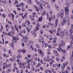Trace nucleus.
<instances>
[{
  "instance_id": "f8f14e48",
  "label": "nucleus",
  "mask_w": 73,
  "mask_h": 73,
  "mask_svg": "<svg viewBox=\"0 0 73 73\" xmlns=\"http://www.w3.org/2000/svg\"><path fill=\"white\" fill-rule=\"evenodd\" d=\"M41 15L42 16L44 17L45 15H46V12L45 11H44L43 12L41 13Z\"/></svg>"
},
{
  "instance_id": "a18cd8bd",
  "label": "nucleus",
  "mask_w": 73,
  "mask_h": 73,
  "mask_svg": "<svg viewBox=\"0 0 73 73\" xmlns=\"http://www.w3.org/2000/svg\"><path fill=\"white\" fill-rule=\"evenodd\" d=\"M26 22H27V23H27L28 25H30L31 23H30V22H29V21L27 20L26 21Z\"/></svg>"
},
{
  "instance_id": "338daca9",
  "label": "nucleus",
  "mask_w": 73,
  "mask_h": 73,
  "mask_svg": "<svg viewBox=\"0 0 73 73\" xmlns=\"http://www.w3.org/2000/svg\"><path fill=\"white\" fill-rule=\"evenodd\" d=\"M22 46L23 47H24V43H23L22 44Z\"/></svg>"
},
{
  "instance_id": "58836bf2",
  "label": "nucleus",
  "mask_w": 73,
  "mask_h": 73,
  "mask_svg": "<svg viewBox=\"0 0 73 73\" xmlns=\"http://www.w3.org/2000/svg\"><path fill=\"white\" fill-rule=\"evenodd\" d=\"M8 22L10 24V25H12L13 24L10 21H8Z\"/></svg>"
},
{
  "instance_id": "f704fd0d",
  "label": "nucleus",
  "mask_w": 73,
  "mask_h": 73,
  "mask_svg": "<svg viewBox=\"0 0 73 73\" xmlns=\"http://www.w3.org/2000/svg\"><path fill=\"white\" fill-rule=\"evenodd\" d=\"M61 30V28L60 27H59L58 28L57 30L58 32H59Z\"/></svg>"
},
{
  "instance_id": "0e129e2a",
  "label": "nucleus",
  "mask_w": 73,
  "mask_h": 73,
  "mask_svg": "<svg viewBox=\"0 0 73 73\" xmlns=\"http://www.w3.org/2000/svg\"><path fill=\"white\" fill-rule=\"evenodd\" d=\"M6 58H8V57H9V55L8 54H7L6 55Z\"/></svg>"
},
{
  "instance_id": "412c9836",
  "label": "nucleus",
  "mask_w": 73,
  "mask_h": 73,
  "mask_svg": "<svg viewBox=\"0 0 73 73\" xmlns=\"http://www.w3.org/2000/svg\"><path fill=\"white\" fill-rule=\"evenodd\" d=\"M69 32H70V33H73V31L72 28H71V29L69 30Z\"/></svg>"
},
{
  "instance_id": "de8ad7c7",
  "label": "nucleus",
  "mask_w": 73,
  "mask_h": 73,
  "mask_svg": "<svg viewBox=\"0 0 73 73\" xmlns=\"http://www.w3.org/2000/svg\"><path fill=\"white\" fill-rule=\"evenodd\" d=\"M31 64L32 65H34L35 64V62H32Z\"/></svg>"
},
{
  "instance_id": "8fccbe9b",
  "label": "nucleus",
  "mask_w": 73,
  "mask_h": 73,
  "mask_svg": "<svg viewBox=\"0 0 73 73\" xmlns=\"http://www.w3.org/2000/svg\"><path fill=\"white\" fill-rule=\"evenodd\" d=\"M42 4L43 5V6H44V7H45V2H43V3H42Z\"/></svg>"
},
{
  "instance_id": "cd10ccee",
  "label": "nucleus",
  "mask_w": 73,
  "mask_h": 73,
  "mask_svg": "<svg viewBox=\"0 0 73 73\" xmlns=\"http://www.w3.org/2000/svg\"><path fill=\"white\" fill-rule=\"evenodd\" d=\"M2 16L3 17L5 18L6 16V15L5 14H3L2 15Z\"/></svg>"
},
{
  "instance_id": "2f4dec72",
  "label": "nucleus",
  "mask_w": 73,
  "mask_h": 73,
  "mask_svg": "<svg viewBox=\"0 0 73 73\" xmlns=\"http://www.w3.org/2000/svg\"><path fill=\"white\" fill-rule=\"evenodd\" d=\"M57 66L58 68H60V67L61 66L60 64H57Z\"/></svg>"
},
{
  "instance_id": "13d9d810",
  "label": "nucleus",
  "mask_w": 73,
  "mask_h": 73,
  "mask_svg": "<svg viewBox=\"0 0 73 73\" xmlns=\"http://www.w3.org/2000/svg\"><path fill=\"white\" fill-rule=\"evenodd\" d=\"M22 29V26L21 25H20L19 26V29Z\"/></svg>"
},
{
  "instance_id": "69168bd1",
  "label": "nucleus",
  "mask_w": 73,
  "mask_h": 73,
  "mask_svg": "<svg viewBox=\"0 0 73 73\" xmlns=\"http://www.w3.org/2000/svg\"><path fill=\"white\" fill-rule=\"evenodd\" d=\"M71 19H73V15H71Z\"/></svg>"
},
{
  "instance_id": "423d86ee",
  "label": "nucleus",
  "mask_w": 73,
  "mask_h": 73,
  "mask_svg": "<svg viewBox=\"0 0 73 73\" xmlns=\"http://www.w3.org/2000/svg\"><path fill=\"white\" fill-rule=\"evenodd\" d=\"M64 32H63L61 31L60 33V36L61 37V38H62L63 37V36H64Z\"/></svg>"
},
{
  "instance_id": "473e14b6",
  "label": "nucleus",
  "mask_w": 73,
  "mask_h": 73,
  "mask_svg": "<svg viewBox=\"0 0 73 73\" xmlns=\"http://www.w3.org/2000/svg\"><path fill=\"white\" fill-rule=\"evenodd\" d=\"M10 15H11V16L12 15V17L13 19H14V15L12 14L11 13L10 14Z\"/></svg>"
},
{
  "instance_id": "a878e982",
  "label": "nucleus",
  "mask_w": 73,
  "mask_h": 73,
  "mask_svg": "<svg viewBox=\"0 0 73 73\" xmlns=\"http://www.w3.org/2000/svg\"><path fill=\"white\" fill-rule=\"evenodd\" d=\"M55 7H56V8L57 9V10L58 11V10H59V8H58V5H56Z\"/></svg>"
},
{
  "instance_id": "9d476101",
  "label": "nucleus",
  "mask_w": 73,
  "mask_h": 73,
  "mask_svg": "<svg viewBox=\"0 0 73 73\" xmlns=\"http://www.w3.org/2000/svg\"><path fill=\"white\" fill-rule=\"evenodd\" d=\"M72 57H73V51H72V54L71 55V56L70 58V61L72 62L73 61V58Z\"/></svg>"
},
{
  "instance_id": "6ab92c4d",
  "label": "nucleus",
  "mask_w": 73,
  "mask_h": 73,
  "mask_svg": "<svg viewBox=\"0 0 73 73\" xmlns=\"http://www.w3.org/2000/svg\"><path fill=\"white\" fill-rule=\"evenodd\" d=\"M15 26L16 30L17 31V32H18V28L19 26L16 25H15Z\"/></svg>"
},
{
  "instance_id": "4c0bfd02",
  "label": "nucleus",
  "mask_w": 73,
  "mask_h": 73,
  "mask_svg": "<svg viewBox=\"0 0 73 73\" xmlns=\"http://www.w3.org/2000/svg\"><path fill=\"white\" fill-rule=\"evenodd\" d=\"M56 60L57 61H60V58H59L58 57H56Z\"/></svg>"
},
{
  "instance_id": "e433bc0d",
  "label": "nucleus",
  "mask_w": 73,
  "mask_h": 73,
  "mask_svg": "<svg viewBox=\"0 0 73 73\" xmlns=\"http://www.w3.org/2000/svg\"><path fill=\"white\" fill-rule=\"evenodd\" d=\"M71 36H70V38H71L72 40L73 39V35H72V34H70Z\"/></svg>"
},
{
  "instance_id": "4be33fe9",
  "label": "nucleus",
  "mask_w": 73,
  "mask_h": 73,
  "mask_svg": "<svg viewBox=\"0 0 73 73\" xmlns=\"http://www.w3.org/2000/svg\"><path fill=\"white\" fill-rule=\"evenodd\" d=\"M10 46L11 47H13H13L15 46V45H14V44H13V43L12 42L11 44H10Z\"/></svg>"
},
{
  "instance_id": "79ce46f5",
  "label": "nucleus",
  "mask_w": 73,
  "mask_h": 73,
  "mask_svg": "<svg viewBox=\"0 0 73 73\" xmlns=\"http://www.w3.org/2000/svg\"><path fill=\"white\" fill-rule=\"evenodd\" d=\"M54 31V30L53 29H51L50 31V32L51 33H52Z\"/></svg>"
},
{
  "instance_id": "b1692460",
  "label": "nucleus",
  "mask_w": 73,
  "mask_h": 73,
  "mask_svg": "<svg viewBox=\"0 0 73 73\" xmlns=\"http://www.w3.org/2000/svg\"><path fill=\"white\" fill-rule=\"evenodd\" d=\"M7 68H11L12 67V66H11V64H9L8 65H7Z\"/></svg>"
},
{
  "instance_id": "1a4fd4ad",
  "label": "nucleus",
  "mask_w": 73,
  "mask_h": 73,
  "mask_svg": "<svg viewBox=\"0 0 73 73\" xmlns=\"http://www.w3.org/2000/svg\"><path fill=\"white\" fill-rule=\"evenodd\" d=\"M19 58L18 57H17V56H15L14 58V61L15 62H18V63H19Z\"/></svg>"
},
{
  "instance_id": "603ef678",
  "label": "nucleus",
  "mask_w": 73,
  "mask_h": 73,
  "mask_svg": "<svg viewBox=\"0 0 73 73\" xmlns=\"http://www.w3.org/2000/svg\"><path fill=\"white\" fill-rule=\"evenodd\" d=\"M56 35L58 36H60V33H56Z\"/></svg>"
},
{
  "instance_id": "7c9ffc66",
  "label": "nucleus",
  "mask_w": 73,
  "mask_h": 73,
  "mask_svg": "<svg viewBox=\"0 0 73 73\" xmlns=\"http://www.w3.org/2000/svg\"><path fill=\"white\" fill-rule=\"evenodd\" d=\"M65 24V23H64V22H63V21L62 22H61V25H64Z\"/></svg>"
},
{
  "instance_id": "680f3d73",
  "label": "nucleus",
  "mask_w": 73,
  "mask_h": 73,
  "mask_svg": "<svg viewBox=\"0 0 73 73\" xmlns=\"http://www.w3.org/2000/svg\"><path fill=\"white\" fill-rule=\"evenodd\" d=\"M67 69L68 70H70V67L69 66H68L67 67Z\"/></svg>"
},
{
  "instance_id": "37998d69",
  "label": "nucleus",
  "mask_w": 73,
  "mask_h": 73,
  "mask_svg": "<svg viewBox=\"0 0 73 73\" xmlns=\"http://www.w3.org/2000/svg\"><path fill=\"white\" fill-rule=\"evenodd\" d=\"M49 14L51 16H52V12L51 11H50Z\"/></svg>"
},
{
  "instance_id": "bb28decb",
  "label": "nucleus",
  "mask_w": 73,
  "mask_h": 73,
  "mask_svg": "<svg viewBox=\"0 0 73 73\" xmlns=\"http://www.w3.org/2000/svg\"><path fill=\"white\" fill-rule=\"evenodd\" d=\"M8 53L9 54H12V51L11 50H9L8 51Z\"/></svg>"
},
{
  "instance_id": "72a5a7b5",
  "label": "nucleus",
  "mask_w": 73,
  "mask_h": 73,
  "mask_svg": "<svg viewBox=\"0 0 73 73\" xmlns=\"http://www.w3.org/2000/svg\"><path fill=\"white\" fill-rule=\"evenodd\" d=\"M8 35H9V36H11L12 35V33H11V32H9L8 33Z\"/></svg>"
},
{
  "instance_id": "0eeeda50",
  "label": "nucleus",
  "mask_w": 73,
  "mask_h": 73,
  "mask_svg": "<svg viewBox=\"0 0 73 73\" xmlns=\"http://www.w3.org/2000/svg\"><path fill=\"white\" fill-rule=\"evenodd\" d=\"M64 34L66 35V36H69V31H64Z\"/></svg>"
},
{
  "instance_id": "3c124183",
  "label": "nucleus",
  "mask_w": 73,
  "mask_h": 73,
  "mask_svg": "<svg viewBox=\"0 0 73 73\" xmlns=\"http://www.w3.org/2000/svg\"><path fill=\"white\" fill-rule=\"evenodd\" d=\"M29 29H31L33 28L32 26L30 25L29 26Z\"/></svg>"
},
{
  "instance_id": "20e7f679",
  "label": "nucleus",
  "mask_w": 73,
  "mask_h": 73,
  "mask_svg": "<svg viewBox=\"0 0 73 73\" xmlns=\"http://www.w3.org/2000/svg\"><path fill=\"white\" fill-rule=\"evenodd\" d=\"M53 19H55V15H54L52 16V15L50 16V17L49 21L50 22L51 21V20H53Z\"/></svg>"
},
{
  "instance_id": "7ed1b4c3",
  "label": "nucleus",
  "mask_w": 73,
  "mask_h": 73,
  "mask_svg": "<svg viewBox=\"0 0 73 73\" xmlns=\"http://www.w3.org/2000/svg\"><path fill=\"white\" fill-rule=\"evenodd\" d=\"M60 14L61 18L62 19L64 16V10H61L60 12Z\"/></svg>"
},
{
  "instance_id": "6e6d98bb",
  "label": "nucleus",
  "mask_w": 73,
  "mask_h": 73,
  "mask_svg": "<svg viewBox=\"0 0 73 73\" xmlns=\"http://www.w3.org/2000/svg\"><path fill=\"white\" fill-rule=\"evenodd\" d=\"M3 3L4 4H6L7 3V1H6L5 0H4L3 1Z\"/></svg>"
},
{
  "instance_id": "aec40b11",
  "label": "nucleus",
  "mask_w": 73,
  "mask_h": 73,
  "mask_svg": "<svg viewBox=\"0 0 73 73\" xmlns=\"http://www.w3.org/2000/svg\"><path fill=\"white\" fill-rule=\"evenodd\" d=\"M61 42L63 45H65V43H64V41L63 40H62L61 41Z\"/></svg>"
},
{
  "instance_id": "864d4df0",
  "label": "nucleus",
  "mask_w": 73,
  "mask_h": 73,
  "mask_svg": "<svg viewBox=\"0 0 73 73\" xmlns=\"http://www.w3.org/2000/svg\"><path fill=\"white\" fill-rule=\"evenodd\" d=\"M25 38L26 40L27 41L28 40V37H27L26 36H25Z\"/></svg>"
},
{
  "instance_id": "c03bdc74",
  "label": "nucleus",
  "mask_w": 73,
  "mask_h": 73,
  "mask_svg": "<svg viewBox=\"0 0 73 73\" xmlns=\"http://www.w3.org/2000/svg\"><path fill=\"white\" fill-rule=\"evenodd\" d=\"M5 28H9V25H7L5 26Z\"/></svg>"
},
{
  "instance_id": "774afa93",
  "label": "nucleus",
  "mask_w": 73,
  "mask_h": 73,
  "mask_svg": "<svg viewBox=\"0 0 73 73\" xmlns=\"http://www.w3.org/2000/svg\"><path fill=\"white\" fill-rule=\"evenodd\" d=\"M48 25L49 26H51L52 25V24L51 23H48Z\"/></svg>"
},
{
  "instance_id": "f3484780",
  "label": "nucleus",
  "mask_w": 73,
  "mask_h": 73,
  "mask_svg": "<svg viewBox=\"0 0 73 73\" xmlns=\"http://www.w3.org/2000/svg\"><path fill=\"white\" fill-rule=\"evenodd\" d=\"M36 3L37 5H38V6L39 7L42 5L41 4V3H40L38 1H37Z\"/></svg>"
},
{
  "instance_id": "49530a36",
  "label": "nucleus",
  "mask_w": 73,
  "mask_h": 73,
  "mask_svg": "<svg viewBox=\"0 0 73 73\" xmlns=\"http://www.w3.org/2000/svg\"><path fill=\"white\" fill-rule=\"evenodd\" d=\"M67 24L68 25H70V22L69 21H67Z\"/></svg>"
},
{
  "instance_id": "a211bd4d",
  "label": "nucleus",
  "mask_w": 73,
  "mask_h": 73,
  "mask_svg": "<svg viewBox=\"0 0 73 73\" xmlns=\"http://www.w3.org/2000/svg\"><path fill=\"white\" fill-rule=\"evenodd\" d=\"M42 20V17L41 16V17L39 18L38 21H41Z\"/></svg>"
},
{
  "instance_id": "393cba45",
  "label": "nucleus",
  "mask_w": 73,
  "mask_h": 73,
  "mask_svg": "<svg viewBox=\"0 0 73 73\" xmlns=\"http://www.w3.org/2000/svg\"><path fill=\"white\" fill-rule=\"evenodd\" d=\"M22 52H23V53H27V52L25 49L23 50L22 51Z\"/></svg>"
},
{
  "instance_id": "f257e3e1",
  "label": "nucleus",
  "mask_w": 73,
  "mask_h": 73,
  "mask_svg": "<svg viewBox=\"0 0 73 73\" xmlns=\"http://www.w3.org/2000/svg\"><path fill=\"white\" fill-rule=\"evenodd\" d=\"M13 38L12 39V41L15 43H17V40H19L18 37L15 36L13 37Z\"/></svg>"
},
{
  "instance_id": "bf43d9fd",
  "label": "nucleus",
  "mask_w": 73,
  "mask_h": 73,
  "mask_svg": "<svg viewBox=\"0 0 73 73\" xmlns=\"http://www.w3.org/2000/svg\"><path fill=\"white\" fill-rule=\"evenodd\" d=\"M35 15H36V13H34L33 14V17H35Z\"/></svg>"
},
{
  "instance_id": "c756f323",
  "label": "nucleus",
  "mask_w": 73,
  "mask_h": 73,
  "mask_svg": "<svg viewBox=\"0 0 73 73\" xmlns=\"http://www.w3.org/2000/svg\"><path fill=\"white\" fill-rule=\"evenodd\" d=\"M35 9L36 11H39V9H38V7L37 6L36 7Z\"/></svg>"
},
{
  "instance_id": "ea45409f",
  "label": "nucleus",
  "mask_w": 73,
  "mask_h": 73,
  "mask_svg": "<svg viewBox=\"0 0 73 73\" xmlns=\"http://www.w3.org/2000/svg\"><path fill=\"white\" fill-rule=\"evenodd\" d=\"M19 58H22V56L20 54H19Z\"/></svg>"
},
{
  "instance_id": "a19ab883",
  "label": "nucleus",
  "mask_w": 73,
  "mask_h": 73,
  "mask_svg": "<svg viewBox=\"0 0 73 73\" xmlns=\"http://www.w3.org/2000/svg\"><path fill=\"white\" fill-rule=\"evenodd\" d=\"M38 52H39V53H41L42 52V51L41 50V49H38Z\"/></svg>"
},
{
  "instance_id": "c9c22d12",
  "label": "nucleus",
  "mask_w": 73,
  "mask_h": 73,
  "mask_svg": "<svg viewBox=\"0 0 73 73\" xmlns=\"http://www.w3.org/2000/svg\"><path fill=\"white\" fill-rule=\"evenodd\" d=\"M44 61H45V62H46V61H47V58H46V57H44Z\"/></svg>"
},
{
  "instance_id": "2eb2a0df",
  "label": "nucleus",
  "mask_w": 73,
  "mask_h": 73,
  "mask_svg": "<svg viewBox=\"0 0 73 73\" xmlns=\"http://www.w3.org/2000/svg\"><path fill=\"white\" fill-rule=\"evenodd\" d=\"M10 28L13 31H15V27L13 26H10Z\"/></svg>"
},
{
  "instance_id": "9b49d317",
  "label": "nucleus",
  "mask_w": 73,
  "mask_h": 73,
  "mask_svg": "<svg viewBox=\"0 0 73 73\" xmlns=\"http://www.w3.org/2000/svg\"><path fill=\"white\" fill-rule=\"evenodd\" d=\"M70 3V1H67V2L66 3V5L67 7H69V4Z\"/></svg>"
},
{
  "instance_id": "c85d7f7f",
  "label": "nucleus",
  "mask_w": 73,
  "mask_h": 73,
  "mask_svg": "<svg viewBox=\"0 0 73 73\" xmlns=\"http://www.w3.org/2000/svg\"><path fill=\"white\" fill-rule=\"evenodd\" d=\"M70 46L71 48H73V42H71L70 44Z\"/></svg>"
},
{
  "instance_id": "e2e57ef3",
  "label": "nucleus",
  "mask_w": 73,
  "mask_h": 73,
  "mask_svg": "<svg viewBox=\"0 0 73 73\" xmlns=\"http://www.w3.org/2000/svg\"><path fill=\"white\" fill-rule=\"evenodd\" d=\"M29 3H30V4H31L32 3V1H31V0H29Z\"/></svg>"
},
{
  "instance_id": "4d7b16f0",
  "label": "nucleus",
  "mask_w": 73,
  "mask_h": 73,
  "mask_svg": "<svg viewBox=\"0 0 73 73\" xmlns=\"http://www.w3.org/2000/svg\"><path fill=\"white\" fill-rule=\"evenodd\" d=\"M66 19H67V21H69L70 20V18H69V17H68L67 18H66Z\"/></svg>"
},
{
  "instance_id": "dca6fc26",
  "label": "nucleus",
  "mask_w": 73,
  "mask_h": 73,
  "mask_svg": "<svg viewBox=\"0 0 73 73\" xmlns=\"http://www.w3.org/2000/svg\"><path fill=\"white\" fill-rule=\"evenodd\" d=\"M19 66L20 68H21L23 67V66L22 65V64H23L21 62H19Z\"/></svg>"
},
{
  "instance_id": "f03ea898",
  "label": "nucleus",
  "mask_w": 73,
  "mask_h": 73,
  "mask_svg": "<svg viewBox=\"0 0 73 73\" xmlns=\"http://www.w3.org/2000/svg\"><path fill=\"white\" fill-rule=\"evenodd\" d=\"M65 11L66 12V18H67L68 17H69L68 16V13H69V9L67 7H65Z\"/></svg>"
},
{
  "instance_id": "ddd939ff",
  "label": "nucleus",
  "mask_w": 73,
  "mask_h": 73,
  "mask_svg": "<svg viewBox=\"0 0 73 73\" xmlns=\"http://www.w3.org/2000/svg\"><path fill=\"white\" fill-rule=\"evenodd\" d=\"M63 21L64 23H66V18H63Z\"/></svg>"
},
{
  "instance_id": "39448f33",
  "label": "nucleus",
  "mask_w": 73,
  "mask_h": 73,
  "mask_svg": "<svg viewBox=\"0 0 73 73\" xmlns=\"http://www.w3.org/2000/svg\"><path fill=\"white\" fill-rule=\"evenodd\" d=\"M12 68H8L7 70H6V73H10V72H12Z\"/></svg>"
},
{
  "instance_id": "5701e85b",
  "label": "nucleus",
  "mask_w": 73,
  "mask_h": 73,
  "mask_svg": "<svg viewBox=\"0 0 73 73\" xmlns=\"http://www.w3.org/2000/svg\"><path fill=\"white\" fill-rule=\"evenodd\" d=\"M39 54L41 55V56H43L44 55V52H40Z\"/></svg>"
},
{
  "instance_id": "4468645a",
  "label": "nucleus",
  "mask_w": 73,
  "mask_h": 73,
  "mask_svg": "<svg viewBox=\"0 0 73 73\" xmlns=\"http://www.w3.org/2000/svg\"><path fill=\"white\" fill-rule=\"evenodd\" d=\"M3 65L4 66H5L6 68H8V67L7 66V64L6 62H4L3 63Z\"/></svg>"
},
{
  "instance_id": "09e8293b",
  "label": "nucleus",
  "mask_w": 73,
  "mask_h": 73,
  "mask_svg": "<svg viewBox=\"0 0 73 73\" xmlns=\"http://www.w3.org/2000/svg\"><path fill=\"white\" fill-rule=\"evenodd\" d=\"M63 65H66V66H67V65H68V63L66 62L64 64H63Z\"/></svg>"
},
{
  "instance_id": "5fc2aeb1",
  "label": "nucleus",
  "mask_w": 73,
  "mask_h": 73,
  "mask_svg": "<svg viewBox=\"0 0 73 73\" xmlns=\"http://www.w3.org/2000/svg\"><path fill=\"white\" fill-rule=\"evenodd\" d=\"M62 52H63V53H65L66 52V51H65V50H64V49H63L62 50Z\"/></svg>"
},
{
  "instance_id": "6e6552de",
  "label": "nucleus",
  "mask_w": 73,
  "mask_h": 73,
  "mask_svg": "<svg viewBox=\"0 0 73 73\" xmlns=\"http://www.w3.org/2000/svg\"><path fill=\"white\" fill-rule=\"evenodd\" d=\"M55 22V23L54 24L55 27H56L57 26V24H58V19H56Z\"/></svg>"
},
{
  "instance_id": "052dcab7",
  "label": "nucleus",
  "mask_w": 73,
  "mask_h": 73,
  "mask_svg": "<svg viewBox=\"0 0 73 73\" xmlns=\"http://www.w3.org/2000/svg\"><path fill=\"white\" fill-rule=\"evenodd\" d=\"M53 67L54 68H56V65L55 64H53Z\"/></svg>"
}]
</instances>
